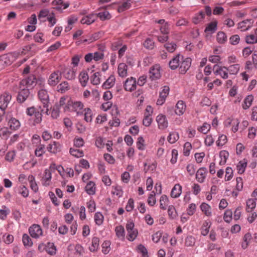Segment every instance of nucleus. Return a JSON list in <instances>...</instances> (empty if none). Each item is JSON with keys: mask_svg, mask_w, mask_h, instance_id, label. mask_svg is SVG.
Masks as SVG:
<instances>
[{"mask_svg": "<svg viewBox=\"0 0 257 257\" xmlns=\"http://www.w3.org/2000/svg\"><path fill=\"white\" fill-rule=\"evenodd\" d=\"M27 114L30 116L35 115V119L34 122L36 123H40L42 120V113H44V110L40 106L39 109L36 111L35 107L32 106L27 109Z\"/></svg>", "mask_w": 257, "mask_h": 257, "instance_id": "obj_1", "label": "nucleus"}, {"mask_svg": "<svg viewBox=\"0 0 257 257\" xmlns=\"http://www.w3.org/2000/svg\"><path fill=\"white\" fill-rule=\"evenodd\" d=\"M83 107V104L81 101H73L69 99L65 106V111H78Z\"/></svg>", "mask_w": 257, "mask_h": 257, "instance_id": "obj_2", "label": "nucleus"}, {"mask_svg": "<svg viewBox=\"0 0 257 257\" xmlns=\"http://www.w3.org/2000/svg\"><path fill=\"white\" fill-rule=\"evenodd\" d=\"M38 97L43 104L44 108H46L45 113L48 114L49 97L47 91L45 89H41L38 92Z\"/></svg>", "mask_w": 257, "mask_h": 257, "instance_id": "obj_3", "label": "nucleus"}, {"mask_svg": "<svg viewBox=\"0 0 257 257\" xmlns=\"http://www.w3.org/2000/svg\"><path fill=\"white\" fill-rule=\"evenodd\" d=\"M19 91H18L17 101L20 103L24 102L26 99L30 96V92L29 88L22 87L19 86Z\"/></svg>", "mask_w": 257, "mask_h": 257, "instance_id": "obj_4", "label": "nucleus"}, {"mask_svg": "<svg viewBox=\"0 0 257 257\" xmlns=\"http://www.w3.org/2000/svg\"><path fill=\"white\" fill-rule=\"evenodd\" d=\"M134 223L129 222L126 225V229L127 231V239L130 241H133L137 236L138 230L134 228Z\"/></svg>", "mask_w": 257, "mask_h": 257, "instance_id": "obj_5", "label": "nucleus"}, {"mask_svg": "<svg viewBox=\"0 0 257 257\" xmlns=\"http://www.w3.org/2000/svg\"><path fill=\"white\" fill-rule=\"evenodd\" d=\"M161 76L160 73V66L159 65H155L150 68L149 70V78L152 80H156Z\"/></svg>", "mask_w": 257, "mask_h": 257, "instance_id": "obj_6", "label": "nucleus"}, {"mask_svg": "<svg viewBox=\"0 0 257 257\" xmlns=\"http://www.w3.org/2000/svg\"><path fill=\"white\" fill-rule=\"evenodd\" d=\"M36 78L34 75H31L27 78L23 79L19 83V85L28 88L29 87H33L36 84Z\"/></svg>", "mask_w": 257, "mask_h": 257, "instance_id": "obj_7", "label": "nucleus"}, {"mask_svg": "<svg viewBox=\"0 0 257 257\" xmlns=\"http://www.w3.org/2000/svg\"><path fill=\"white\" fill-rule=\"evenodd\" d=\"M137 82L136 78L131 77L128 78L124 82L123 87L125 90L132 92L136 89Z\"/></svg>", "mask_w": 257, "mask_h": 257, "instance_id": "obj_8", "label": "nucleus"}, {"mask_svg": "<svg viewBox=\"0 0 257 257\" xmlns=\"http://www.w3.org/2000/svg\"><path fill=\"white\" fill-rule=\"evenodd\" d=\"M180 63L179 71L181 74H185L189 69L191 65V59L186 58L185 59L181 60Z\"/></svg>", "mask_w": 257, "mask_h": 257, "instance_id": "obj_9", "label": "nucleus"}, {"mask_svg": "<svg viewBox=\"0 0 257 257\" xmlns=\"http://www.w3.org/2000/svg\"><path fill=\"white\" fill-rule=\"evenodd\" d=\"M213 70L215 74L220 75L222 78L227 79L228 78V71L227 67L215 65L213 67Z\"/></svg>", "mask_w": 257, "mask_h": 257, "instance_id": "obj_10", "label": "nucleus"}, {"mask_svg": "<svg viewBox=\"0 0 257 257\" xmlns=\"http://www.w3.org/2000/svg\"><path fill=\"white\" fill-rule=\"evenodd\" d=\"M12 99L11 95L5 92L0 96V108L5 109Z\"/></svg>", "mask_w": 257, "mask_h": 257, "instance_id": "obj_11", "label": "nucleus"}, {"mask_svg": "<svg viewBox=\"0 0 257 257\" xmlns=\"http://www.w3.org/2000/svg\"><path fill=\"white\" fill-rule=\"evenodd\" d=\"M29 233L32 237L37 238L42 235L43 232L40 225L34 224L30 227Z\"/></svg>", "mask_w": 257, "mask_h": 257, "instance_id": "obj_12", "label": "nucleus"}, {"mask_svg": "<svg viewBox=\"0 0 257 257\" xmlns=\"http://www.w3.org/2000/svg\"><path fill=\"white\" fill-rule=\"evenodd\" d=\"M170 91L169 87L168 86H164L163 90L160 93L159 98L157 100V105H162L165 101L166 98L169 94Z\"/></svg>", "mask_w": 257, "mask_h": 257, "instance_id": "obj_13", "label": "nucleus"}, {"mask_svg": "<svg viewBox=\"0 0 257 257\" xmlns=\"http://www.w3.org/2000/svg\"><path fill=\"white\" fill-rule=\"evenodd\" d=\"M183 57L180 55L179 54L174 57L169 62V67L172 70L176 69L180 65L181 60H182Z\"/></svg>", "mask_w": 257, "mask_h": 257, "instance_id": "obj_14", "label": "nucleus"}, {"mask_svg": "<svg viewBox=\"0 0 257 257\" xmlns=\"http://www.w3.org/2000/svg\"><path fill=\"white\" fill-rule=\"evenodd\" d=\"M253 23L252 19H246L238 23V29L241 31H245L249 30Z\"/></svg>", "mask_w": 257, "mask_h": 257, "instance_id": "obj_15", "label": "nucleus"}, {"mask_svg": "<svg viewBox=\"0 0 257 257\" xmlns=\"http://www.w3.org/2000/svg\"><path fill=\"white\" fill-rule=\"evenodd\" d=\"M61 73L59 71L54 72L52 73L49 78L48 83L50 85H56L60 80Z\"/></svg>", "mask_w": 257, "mask_h": 257, "instance_id": "obj_16", "label": "nucleus"}, {"mask_svg": "<svg viewBox=\"0 0 257 257\" xmlns=\"http://www.w3.org/2000/svg\"><path fill=\"white\" fill-rule=\"evenodd\" d=\"M156 120L159 128L163 130L168 126V122L165 115L163 114L158 115L157 116Z\"/></svg>", "mask_w": 257, "mask_h": 257, "instance_id": "obj_17", "label": "nucleus"}, {"mask_svg": "<svg viewBox=\"0 0 257 257\" xmlns=\"http://www.w3.org/2000/svg\"><path fill=\"white\" fill-rule=\"evenodd\" d=\"M206 168L204 167L200 168L196 172V178L197 180L200 183L203 182L206 177Z\"/></svg>", "mask_w": 257, "mask_h": 257, "instance_id": "obj_18", "label": "nucleus"}, {"mask_svg": "<svg viewBox=\"0 0 257 257\" xmlns=\"http://www.w3.org/2000/svg\"><path fill=\"white\" fill-rule=\"evenodd\" d=\"M115 78L114 75H110L107 80L103 83L102 87L104 89H108L111 88L115 83Z\"/></svg>", "mask_w": 257, "mask_h": 257, "instance_id": "obj_19", "label": "nucleus"}, {"mask_svg": "<svg viewBox=\"0 0 257 257\" xmlns=\"http://www.w3.org/2000/svg\"><path fill=\"white\" fill-rule=\"evenodd\" d=\"M96 20V16L95 14H92L83 17L81 20V23L89 25L92 24Z\"/></svg>", "mask_w": 257, "mask_h": 257, "instance_id": "obj_20", "label": "nucleus"}, {"mask_svg": "<svg viewBox=\"0 0 257 257\" xmlns=\"http://www.w3.org/2000/svg\"><path fill=\"white\" fill-rule=\"evenodd\" d=\"M186 105L183 101H179L176 105L175 113L176 114L181 115L183 114L185 110Z\"/></svg>", "mask_w": 257, "mask_h": 257, "instance_id": "obj_21", "label": "nucleus"}, {"mask_svg": "<svg viewBox=\"0 0 257 257\" xmlns=\"http://www.w3.org/2000/svg\"><path fill=\"white\" fill-rule=\"evenodd\" d=\"M182 192V187L179 184H177L174 185L171 192V196L173 198H178Z\"/></svg>", "mask_w": 257, "mask_h": 257, "instance_id": "obj_22", "label": "nucleus"}, {"mask_svg": "<svg viewBox=\"0 0 257 257\" xmlns=\"http://www.w3.org/2000/svg\"><path fill=\"white\" fill-rule=\"evenodd\" d=\"M64 77L69 80H72L75 77V72L73 69L65 68L63 72Z\"/></svg>", "mask_w": 257, "mask_h": 257, "instance_id": "obj_23", "label": "nucleus"}, {"mask_svg": "<svg viewBox=\"0 0 257 257\" xmlns=\"http://www.w3.org/2000/svg\"><path fill=\"white\" fill-rule=\"evenodd\" d=\"M127 66L124 63H120L118 66V73L120 77H124L127 75Z\"/></svg>", "mask_w": 257, "mask_h": 257, "instance_id": "obj_24", "label": "nucleus"}, {"mask_svg": "<svg viewBox=\"0 0 257 257\" xmlns=\"http://www.w3.org/2000/svg\"><path fill=\"white\" fill-rule=\"evenodd\" d=\"M52 178V173L51 172V170L49 169H46L45 170L44 174L42 178L43 180L44 181V183L43 184L45 186L49 185V182L50 181Z\"/></svg>", "mask_w": 257, "mask_h": 257, "instance_id": "obj_25", "label": "nucleus"}, {"mask_svg": "<svg viewBox=\"0 0 257 257\" xmlns=\"http://www.w3.org/2000/svg\"><path fill=\"white\" fill-rule=\"evenodd\" d=\"M8 125L11 130H16L20 127V122L18 119L12 118L8 122Z\"/></svg>", "mask_w": 257, "mask_h": 257, "instance_id": "obj_26", "label": "nucleus"}, {"mask_svg": "<svg viewBox=\"0 0 257 257\" xmlns=\"http://www.w3.org/2000/svg\"><path fill=\"white\" fill-rule=\"evenodd\" d=\"M99 239L97 237H93L92 239L91 246L89 247V250L92 252L96 251L99 247Z\"/></svg>", "mask_w": 257, "mask_h": 257, "instance_id": "obj_27", "label": "nucleus"}, {"mask_svg": "<svg viewBox=\"0 0 257 257\" xmlns=\"http://www.w3.org/2000/svg\"><path fill=\"white\" fill-rule=\"evenodd\" d=\"M57 91L62 93H65L70 89V86L67 81H63L59 84L57 87Z\"/></svg>", "mask_w": 257, "mask_h": 257, "instance_id": "obj_28", "label": "nucleus"}, {"mask_svg": "<svg viewBox=\"0 0 257 257\" xmlns=\"http://www.w3.org/2000/svg\"><path fill=\"white\" fill-rule=\"evenodd\" d=\"M217 22H212L209 23L205 29V32L207 33H214L217 29Z\"/></svg>", "mask_w": 257, "mask_h": 257, "instance_id": "obj_29", "label": "nucleus"}, {"mask_svg": "<svg viewBox=\"0 0 257 257\" xmlns=\"http://www.w3.org/2000/svg\"><path fill=\"white\" fill-rule=\"evenodd\" d=\"M45 250L51 255H54L56 253V248L53 243H47L46 245Z\"/></svg>", "mask_w": 257, "mask_h": 257, "instance_id": "obj_30", "label": "nucleus"}, {"mask_svg": "<svg viewBox=\"0 0 257 257\" xmlns=\"http://www.w3.org/2000/svg\"><path fill=\"white\" fill-rule=\"evenodd\" d=\"M205 17V14L203 12L200 11L192 19V22L195 24H197L201 22Z\"/></svg>", "mask_w": 257, "mask_h": 257, "instance_id": "obj_31", "label": "nucleus"}, {"mask_svg": "<svg viewBox=\"0 0 257 257\" xmlns=\"http://www.w3.org/2000/svg\"><path fill=\"white\" fill-rule=\"evenodd\" d=\"M200 209L206 216H211V207L208 204L202 203L200 205Z\"/></svg>", "mask_w": 257, "mask_h": 257, "instance_id": "obj_32", "label": "nucleus"}, {"mask_svg": "<svg viewBox=\"0 0 257 257\" xmlns=\"http://www.w3.org/2000/svg\"><path fill=\"white\" fill-rule=\"evenodd\" d=\"M89 77L86 72H81L79 74V81L82 86H85L88 80Z\"/></svg>", "mask_w": 257, "mask_h": 257, "instance_id": "obj_33", "label": "nucleus"}, {"mask_svg": "<svg viewBox=\"0 0 257 257\" xmlns=\"http://www.w3.org/2000/svg\"><path fill=\"white\" fill-rule=\"evenodd\" d=\"M85 190L89 195H93L95 192V184L93 182H90L85 186Z\"/></svg>", "mask_w": 257, "mask_h": 257, "instance_id": "obj_34", "label": "nucleus"}, {"mask_svg": "<svg viewBox=\"0 0 257 257\" xmlns=\"http://www.w3.org/2000/svg\"><path fill=\"white\" fill-rule=\"evenodd\" d=\"M228 156V153L226 151L223 150L220 152L219 157L221 160L220 161L219 164L220 165H223L226 163Z\"/></svg>", "mask_w": 257, "mask_h": 257, "instance_id": "obj_35", "label": "nucleus"}, {"mask_svg": "<svg viewBox=\"0 0 257 257\" xmlns=\"http://www.w3.org/2000/svg\"><path fill=\"white\" fill-rule=\"evenodd\" d=\"M253 97L252 95H248L244 100V103L242 105V107L244 109H246L251 105L252 101H253Z\"/></svg>", "mask_w": 257, "mask_h": 257, "instance_id": "obj_36", "label": "nucleus"}, {"mask_svg": "<svg viewBox=\"0 0 257 257\" xmlns=\"http://www.w3.org/2000/svg\"><path fill=\"white\" fill-rule=\"evenodd\" d=\"M246 166L247 162L245 161V160L243 161H240L236 166L238 173L240 174L244 173Z\"/></svg>", "mask_w": 257, "mask_h": 257, "instance_id": "obj_37", "label": "nucleus"}, {"mask_svg": "<svg viewBox=\"0 0 257 257\" xmlns=\"http://www.w3.org/2000/svg\"><path fill=\"white\" fill-rule=\"evenodd\" d=\"M218 42L220 44L224 43L227 40V36L223 32H219L216 36Z\"/></svg>", "mask_w": 257, "mask_h": 257, "instance_id": "obj_38", "label": "nucleus"}, {"mask_svg": "<svg viewBox=\"0 0 257 257\" xmlns=\"http://www.w3.org/2000/svg\"><path fill=\"white\" fill-rule=\"evenodd\" d=\"M179 138V134L176 132H172L170 133L168 137V141L171 144L175 143Z\"/></svg>", "mask_w": 257, "mask_h": 257, "instance_id": "obj_39", "label": "nucleus"}, {"mask_svg": "<svg viewBox=\"0 0 257 257\" xmlns=\"http://www.w3.org/2000/svg\"><path fill=\"white\" fill-rule=\"evenodd\" d=\"M255 201L253 199H249L246 201V211L251 212L255 207Z\"/></svg>", "mask_w": 257, "mask_h": 257, "instance_id": "obj_40", "label": "nucleus"}, {"mask_svg": "<svg viewBox=\"0 0 257 257\" xmlns=\"http://www.w3.org/2000/svg\"><path fill=\"white\" fill-rule=\"evenodd\" d=\"M100 73L99 72L94 73L91 78V82L94 85H98L100 83Z\"/></svg>", "mask_w": 257, "mask_h": 257, "instance_id": "obj_41", "label": "nucleus"}, {"mask_svg": "<svg viewBox=\"0 0 257 257\" xmlns=\"http://www.w3.org/2000/svg\"><path fill=\"white\" fill-rule=\"evenodd\" d=\"M96 18L98 17L102 21L108 20L111 18V15L109 14V13L107 11L99 13L97 14V15H96Z\"/></svg>", "mask_w": 257, "mask_h": 257, "instance_id": "obj_42", "label": "nucleus"}, {"mask_svg": "<svg viewBox=\"0 0 257 257\" xmlns=\"http://www.w3.org/2000/svg\"><path fill=\"white\" fill-rule=\"evenodd\" d=\"M47 150L49 152L52 153H56L59 151V145L56 142H53L52 144H49L47 147Z\"/></svg>", "mask_w": 257, "mask_h": 257, "instance_id": "obj_43", "label": "nucleus"}, {"mask_svg": "<svg viewBox=\"0 0 257 257\" xmlns=\"http://www.w3.org/2000/svg\"><path fill=\"white\" fill-rule=\"evenodd\" d=\"M239 68V65L236 64L229 66L227 68V69L230 74H236L238 73Z\"/></svg>", "mask_w": 257, "mask_h": 257, "instance_id": "obj_44", "label": "nucleus"}, {"mask_svg": "<svg viewBox=\"0 0 257 257\" xmlns=\"http://www.w3.org/2000/svg\"><path fill=\"white\" fill-rule=\"evenodd\" d=\"M116 234L119 238H123L124 237V229L121 225L116 226L115 229Z\"/></svg>", "mask_w": 257, "mask_h": 257, "instance_id": "obj_45", "label": "nucleus"}, {"mask_svg": "<svg viewBox=\"0 0 257 257\" xmlns=\"http://www.w3.org/2000/svg\"><path fill=\"white\" fill-rule=\"evenodd\" d=\"M245 42L247 44H252L257 43V35H249L245 37Z\"/></svg>", "mask_w": 257, "mask_h": 257, "instance_id": "obj_46", "label": "nucleus"}, {"mask_svg": "<svg viewBox=\"0 0 257 257\" xmlns=\"http://www.w3.org/2000/svg\"><path fill=\"white\" fill-rule=\"evenodd\" d=\"M69 152L71 155L75 157L79 158L83 156V152L79 149L70 148Z\"/></svg>", "mask_w": 257, "mask_h": 257, "instance_id": "obj_47", "label": "nucleus"}, {"mask_svg": "<svg viewBox=\"0 0 257 257\" xmlns=\"http://www.w3.org/2000/svg\"><path fill=\"white\" fill-rule=\"evenodd\" d=\"M227 137L225 135H222L219 137L216 141V145L218 147H222L227 143Z\"/></svg>", "mask_w": 257, "mask_h": 257, "instance_id": "obj_48", "label": "nucleus"}, {"mask_svg": "<svg viewBox=\"0 0 257 257\" xmlns=\"http://www.w3.org/2000/svg\"><path fill=\"white\" fill-rule=\"evenodd\" d=\"M110 242L108 240L104 241L102 244V251L104 254H107L110 251Z\"/></svg>", "mask_w": 257, "mask_h": 257, "instance_id": "obj_49", "label": "nucleus"}, {"mask_svg": "<svg viewBox=\"0 0 257 257\" xmlns=\"http://www.w3.org/2000/svg\"><path fill=\"white\" fill-rule=\"evenodd\" d=\"M94 220L97 225H101L102 223L103 220V215L99 212H96L94 215Z\"/></svg>", "mask_w": 257, "mask_h": 257, "instance_id": "obj_50", "label": "nucleus"}, {"mask_svg": "<svg viewBox=\"0 0 257 257\" xmlns=\"http://www.w3.org/2000/svg\"><path fill=\"white\" fill-rule=\"evenodd\" d=\"M164 47L170 53H173L176 49V44L174 43H167L165 44Z\"/></svg>", "mask_w": 257, "mask_h": 257, "instance_id": "obj_51", "label": "nucleus"}, {"mask_svg": "<svg viewBox=\"0 0 257 257\" xmlns=\"http://www.w3.org/2000/svg\"><path fill=\"white\" fill-rule=\"evenodd\" d=\"M168 213L170 218L172 219L175 218L177 217V212L175 208L173 206H170L168 209Z\"/></svg>", "mask_w": 257, "mask_h": 257, "instance_id": "obj_52", "label": "nucleus"}, {"mask_svg": "<svg viewBox=\"0 0 257 257\" xmlns=\"http://www.w3.org/2000/svg\"><path fill=\"white\" fill-rule=\"evenodd\" d=\"M23 242L25 246H31L33 244L31 238L26 234L23 236Z\"/></svg>", "mask_w": 257, "mask_h": 257, "instance_id": "obj_53", "label": "nucleus"}, {"mask_svg": "<svg viewBox=\"0 0 257 257\" xmlns=\"http://www.w3.org/2000/svg\"><path fill=\"white\" fill-rule=\"evenodd\" d=\"M84 119L87 122H91L92 120V111L89 108L85 109Z\"/></svg>", "mask_w": 257, "mask_h": 257, "instance_id": "obj_54", "label": "nucleus"}, {"mask_svg": "<svg viewBox=\"0 0 257 257\" xmlns=\"http://www.w3.org/2000/svg\"><path fill=\"white\" fill-rule=\"evenodd\" d=\"M30 180V186L31 189L35 192H36L38 190V187L37 183L35 182V178L33 176L29 177Z\"/></svg>", "mask_w": 257, "mask_h": 257, "instance_id": "obj_55", "label": "nucleus"}, {"mask_svg": "<svg viewBox=\"0 0 257 257\" xmlns=\"http://www.w3.org/2000/svg\"><path fill=\"white\" fill-rule=\"evenodd\" d=\"M45 145H40L35 150V155L37 157H41L45 153Z\"/></svg>", "mask_w": 257, "mask_h": 257, "instance_id": "obj_56", "label": "nucleus"}, {"mask_svg": "<svg viewBox=\"0 0 257 257\" xmlns=\"http://www.w3.org/2000/svg\"><path fill=\"white\" fill-rule=\"evenodd\" d=\"M156 194L154 191L152 192L151 194L149 196L148 199V203L150 206H154L156 202V200L155 198Z\"/></svg>", "mask_w": 257, "mask_h": 257, "instance_id": "obj_57", "label": "nucleus"}, {"mask_svg": "<svg viewBox=\"0 0 257 257\" xmlns=\"http://www.w3.org/2000/svg\"><path fill=\"white\" fill-rule=\"evenodd\" d=\"M168 202V198L166 195H162L160 200V207L163 209H166L167 203Z\"/></svg>", "mask_w": 257, "mask_h": 257, "instance_id": "obj_58", "label": "nucleus"}, {"mask_svg": "<svg viewBox=\"0 0 257 257\" xmlns=\"http://www.w3.org/2000/svg\"><path fill=\"white\" fill-rule=\"evenodd\" d=\"M192 145L190 143H185L184 145L183 154L186 156H188L190 154V151Z\"/></svg>", "mask_w": 257, "mask_h": 257, "instance_id": "obj_59", "label": "nucleus"}, {"mask_svg": "<svg viewBox=\"0 0 257 257\" xmlns=\"http://www.w3.org/2000/svg\"><path fill=\"white\" fill-rule=\"evenodd\" d=\"M232 212L231 210H226L224 213L223 218L225 222H230L232 219Z\"/></svg>", "mask_w": 257, "mask_h": 257, "instance_id": "obj_60", "label": "nucleus"}, {"mask_svg": "<svg viewBox=\"0 0 257 257\" xmlns=\"http://www.w3.org/2000/svg\"><path fill=\"white\" fill-rule=\"evenodd\" d=\"M145 48L148 49H153L154 46V41L150 38H147L144 43Z\"/></svg>", "mask_w": 257, "mask_h": 257, "instance_id": "obj_61", "label": "nucleus"}, {"mask_svg": "<svg viewBox=\"0 0 257 257\" xmlns=\"http://www.w3.org/2000/svg\"><path fill=\"white\" fill-rule=\"evenodd\" d=\"M19 193L23 197H27L29 195V191L28 189L24 185L19 187Z\"/></svg>", "mask_w": 257, "mask_h": 257, "instance_id": "obj_62", "label": "nucleus"}, {"mask_svg": "<svg viewBox=\"0 0 257 257\" xmlns=\"http://www.w3.org/2000/svg\"><path fill=\"white\" fill-rule=\"evenodd\" d=\"M195 243V238L192 236H187L185 240V244L187 246H192Z\"/></svg>", "mask_w": 257, "mask_h": 257, "instance_id": "obj_63", "label": "nucleus"}, {"mask_svg": "<svg viewBox=\"0 0 257 257\" xmlns=\"http://www.w3.org/2000/svg\"><path fill=\"white\" fill-rule=\"evenodd\" d=\"M239 40L240 38L238 35H233L229 38V42L233 45H235L238 44Z\"/></svg>", "mask_w": 257, "mask_h": 257, "instance_id": "obj_64", "label": "nucleus"}]
</instances>
